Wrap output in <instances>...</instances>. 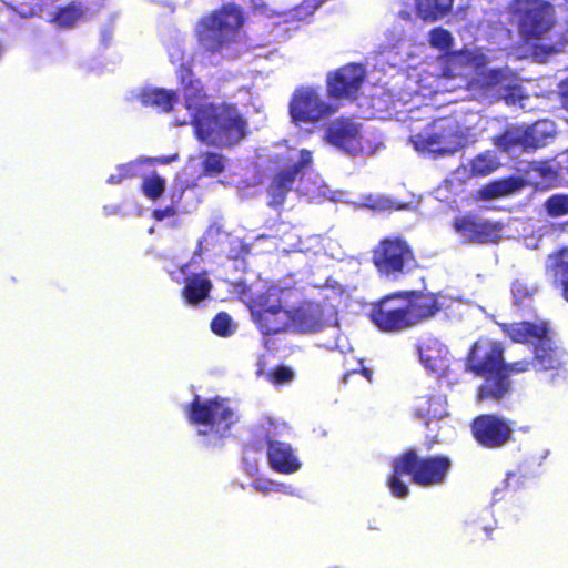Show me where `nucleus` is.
I'll return each instance as SVG.
<instances>
[{"label": "nucleus", "instance_id": "1", "mask_svg": "<svg viewBox=\"0 0 568 568\" xmlns=\"http://www.w3.org/2000/svg\"><path fill=\"white\" fill-rule=\"evenodd\" d=\"M531 367L529 358L506 363L503 343L489 337L474 342L465 357V372L485 382L479 390H510L523 384Z\"/></svg>", "mask_w": 568, "mask_h": 568}, {"label": "nucleus", "instance_id": "2", "mask_svg": "<svg viewBox=\"0 0 568 568\" xmlns=\"http://www.w3.org/2000/svg\"><path fill=\"white\" fill-rule=\"evenodd\" d=\"M192 125L200 142L219 149H232L250 133L247 119L227 102L207 103L193 114Z\"/></svg>", "mask_w": 568, "mask_h": 568}, {"label": "nucleus", "instance_id": "3", "mask_svg": "<svg viewBox=\"0 0 568 568\" xmlns=\"http://www.w3.org/2000/svg\"><path fill=\"white\" fill-rule=\"evenodd\" d=\"M452 467V459L447 455L420 456L416 448L410 447L393 459L387 487L394 497L406 498L409 489L402 480L403 476H408L419 487H436L446 483Z\"/></svg>", "mask_w": 568, "mask_h": 568}, {"label": "nucleus", "instance_id": "4", "mask_svg": "<svg viewBox=\"0 0 568 568\" xmlns=\"http://www.w3.org/2000/svg\"><path fill=\"white\" fill-rule=\"evenodd\" d=\"M500 328L514 343L534 344V356L529 359L532 363L531 369L537 365L540 371H552L564 365V354L556 346L547 323L529 321L504 323Z\"/></svg>", "mask_w": 568, "mask_h": 568}, {"label": "nucleus", "instance_id": "5", "mask_svg": "<svg viewBox=\"0 0 568 568\" xmlns=\"http://www.w3.org/2000/svg\"><path fill=\"white\" fill-rule=\"evenodd\" d=\"M372 264L381 277L399 281L419 268L413 245L402 234L382 237L372 250Z\"/></svg>", "mask_w": 568, "mask_h": 568}, {"label": "nucleus", "instance_id": "6", "mask_svg": "<svg viewBox=\"0 0 568 568\" xmlns=\"http://www.w3.org/2000/svg\"><path fill=\"white\" fill-rule=\"evenodd\" d=\"M245 21L242 7L231 2L203 16L196 24L200 44L209 52L220 51L243 27Z\"/></svg>", "mask_w": 568, "mask_h": 568}, {"label": "nucleus", "instance_id": "7", "mask_svg": "<svg viewBox=\"0 0 568 568\" xmlns=\"http://www.w3.org/2000/svg\"><path fill=\"white\" fill-rule=\"evenodd\" d=\"M514 14L523 41L535 47V54H542L537 50L536 42L545 39L555 28V6L547 0H518Z\"/></svg>", "mask_w": 568, "mask_h": 568}, {"label": "nucleus", "instance_id": "8", "mask_svg": "<svg viewBox=\"0 0 568 568\" xmlns=\"http://www.w3.org/2000/svg\"><path fill=\"white\" fill-rule=\"evenodd\" d=\"M187 417L192 424L206 427L199 430L200 435H213L219 439L223 438L237 422V416L226 398L215 396L202 400L197 394L187 405Z\"/></svg>", "mask_w": 568, "mask_h": 568}, {"label": "nucleus", "instance_id": "9", "mask_svg": "<svg viewBox=\"0 0 568 568\" xmlns=\"http://www.w3.org/2000/svg\"><path fill=\"white\" fill-rule=\"evenodd\" d=\"M283 294V288L271 286L253 301L252 316L264 336L276 335L290 328V314L284 306Z\"/></svg>", "mask_w": 568, "mask_h": 568}, {"label": "nucleus", "instance_id": "10", "mask_svg": "<svg viewBox=\"0 0 568 568\" xmlns=\"http://www.w3.org/2000/svg\"><path fill=\"white\" fill-rule=\"evenodd\" d=\"M464 134L454 121H433L424 131L415 134L412 142L423 153L437 156L453 155L463 148Z\"/></svg>", "mask_w": 568, "mask_h": 568}, {"label": "nucleus", "instance_id": "11", "mask_svg": "<svg viewBox=\"0 0 568 568\" xmlns=\"http://www.w3.org/2000/svg\"><path fill=\"white\" fill-rule=\"evenodd\" d=\"M469 428L474 440L485 449H499L514 440L511 422L495 414L476 416Z\"/></svg>", "mask_w": 568, "mask_h": 568}, {"label": "nucleus", "instance_id": "12", "mask_svg": "<svg viewBox=\"0 0 568 568\" xmlns=\"http://www.w3.org/2000/svg\"><path fill=\"white\" fill-rule=\"evenodd\" d=\"M368 316L382 333L398 334L410 329L405 305L398 296H394V292L374 302Z\"/></svg>", "mask_w": 568, "mask_h": 568}, {"label": "nucleus", "instance_id": "13", "mask_svg": "<svg viewBox=\"0 0 568 568\" xmlns=\"http://www.w3.org/2000/svg\"><path fill=\"white\" fill-rule=\"evenodd\" d=\"M334 112L313 88L297 89L290 101V115L295 123H315Z\"/></svg>", "mask_w": 568, "mask_h": 568}, {"label": "nucleus", "instance_id": "14", "mask_svg": "<svg viewBox=\"0 0 568 568\" xmlns=\"http://www.w3.org/2000/svg\"><path fill=\"white\" fill-rule=\"evenodd\" d=\"M405 305L410 328L434 318L442 310L439 295L422 290H406L394 292Z\"/></svg>", "mask_w": 568, "mask_h": 568}, {"label": "nucleus", "instance_id": "15", "mask_svg": "<svg viewBox=\"0 0 568 568\" xmlns=\"http://www.w3.org/2000/svg\"><path fill=\"white\" fill-rule=\"evenodd\" d=\"M419 359L424 367L432 372L439 382L448 386L459 383L458 376L450 367L448 348L436 338H428L418 346Z\"/></svg>", "mask_w": 568, "mask_h": 568}, {"label": "nucleus", "instance_id": "16", "mask_svg": "<svg viewBox=\"0 0 568 568\" xmlns=\"http://www.w3.org/2000/svg\"><path fill=\"white\" fill-rule=\"evenodd\" d=\"M454 231L465 236L466 241L476 244L497 243L501 239L503 225L467 213L454 217L452 222Z\"/></svg>", "mask_w": 568, "mask_h": 568}, {"label": "nucleus", "instance_id": "17", "mask_svg": "<svg viewBox=\"0 0 568 568\" xmlns=\"http://www.w3.org/2000/svg\"><path fill=\"white\" fill-rule=\"evenodd\" d=\"M491 142L504 153L516 149L524 152L535 151L545 145V141L538 135L537 125H507L500 134L493 136Z\"/></svg>", "mask_w": 568, "mask_h": 568}, {"label": "nucleus", "instance_id": "18", "mask_svg": "<svg viewBox=\"0 0 568 568\" xmlns=\"http://www.w3.org/2000/svg\"><path fill=\"white\" fill-rule=\"evenodd\" d=\"M325 140L351 155H357L363 149L361 124L348 118L331 122L325 131Z\"/></svg>", "mask_w": 568, "mask_h": 568}, {"label": "nucleus", "instance_id": "19", "mask_svg": "<svg viewBox=\"0 0 568 568\" xmlns=\"http://www.w3.org/2000/svg\"><path fill=\"white\" fill-rule=\"evenodd\" d=\"M365 71L361 64L341 67L327 78V93L335 99H354L364 81Z\"/></svg>", "mask_w": 568, "mask_h": 568}, {"label": "nucleus", "instance_id": "20", "mask_svg": "<svg viewBox=\"0 0 568 568\" xmlns=\"http://www.w3.org/2000/svg\"><path fill=\"white\" fill-rule=\"evenodd\" d=\"M266 456L270 467L278 474H294L302 467L292 446L284 442L268 439Z\"/></svg>", "mask_w": 568, "mask_h": 568}, {"label": "nucleus", "instance_id": "21", "mask_svg": "<svg viewBox=\"0 0 568 568\" xmlns=\"http://www.w3.org/2000/svg\"><path fill=\"white\" fill-rule=\"evenodd\" d=\"M290 327L301 333L318 332L324 326L323 311L317 303L302 302L298 306L288 310Z\"/></svg>", "mask_w": 568, "mask_h": 568}, {"label": "nucleus", "instance_id": "22", "mask_svg": "<svg viewBox=\"0 0 568 568\" xmlns=\"http://www.w3.org/2000/svg\"><path fill=\"white\" fill-rule=\"evenodd\" d=\"M295 181L296 176L286 168L276 171L266 190L268 206L273 209L281 207L292 191Z\"/></svg>", "mask_w": 568, "mask_h": 568}, {"label": "nucleus", "instance_id": "23", "mask_svg": "<svg viewBox=\"0 0 568 568\" xmlns=\"http://www.w3.org/2000/svg\"><path fill=\"white\" fill-rule=\"evenodd\" d=\"M447 399L443 393H428L417 398L415 415L425 418L426 424L432 419H440L447 415Z\"/></svg>", "mask_w": 568, "mask_h": 568}, {"label": "nucleus", "instance_id": "24", "mask_svg": "<svg viewBox=\"0 0 568 568\" xmlns=\"http://www.w3.org/2000/svg\"><path fill=\"white\" fill-rule=\"evenodd\" d=\"M212 282L206 273L192 274L186 277L185 285L182 290V297L190 305H196L203 302L212 291Z\"/></svg>", "mask_w": 568, "mask_h": 568}, {"label": "nucleus", "instance_id": "25", "mask_svg": "<svg viewBox=\"0 0 568 568\" xmlns=\"http://www.w3.org/2000/svg\"><path fill=\"white\" fill-rule=\"evenodd\" d=\"M140 100L144 106L155 108L160 112L169 113L178 102V94L173 90L162 88L148 89L142 91Z\"/></svg>", "mask_w": 568, "mask_h": 568}, {"label": "nucleus", "instance_id": "26", "mask_svg": "<svg viewBox=\"0 0 568 568\" xmlns=\"http://www.w3.org/2000/svg\"><path fill=\"white\" fill-rule=\"evenodd\" d=\"M417 16L424 21H437L447 16L454 0H414Z\"/></svg>", "mask_w": 568, "mask_h": 568}, {"label": "nucleus", "instance_id": "27", "mask_svg": "<svg viewBox=\"0 0 568 568\" xmlns=\"http://www.w3.org/2000/svg\"><path fill=\"white\" fill-rule=\"evenodd\" d=\"M84 14V8L81 2L71 1L63 7H59L51 19L58 27L63 29L73 28Z\"/></svg>", "mask_w": 568, "mask_h": 568}, {"label": "nucleus", "instance_id": "28", "mask_svg": "<svg viewBox=\"0 0 568 568\" xmlns=\"http://www.w3.org/2000/svg\"><path fill=\"white\" fill-rule=\"evenodd\" d=\"M256 375L260 377L265 376V378L274 386L286 385L295 378L294 371L285 365H277L265 372V361L263 357L257 362Z\"/></svg>", "mask_w": 568, "mask_h": 568}, {"label": "nucleus", "instance_id": "29", "mask_svg": "<svg viewBox=\"0 0 568 568\" xmlns=\"http://www.w3.org/2000/svg\"><path fill=\"white\" fill-rule=\"evenodd\" d=\"M498 166L497 158L490 151H485L471 159L469 171L471 176L483 178L496 171Z\"/></svg>", "mask_w": 568, "mask_h": 568}, {"label": "nucleus", "instance_id": "30", "mask_svg": "<svg viewBox=\"0 0 568 568\" xmlns=\"http://www.w3.org/2000/svg\"><path fill=\"white\" fill-rule=\"evenodd\" d=\"M181 88L185 108L187 110H193L194 113H196L200 109L207 104L204 103L207 95L200 80L195 81L194 83L184 84V87Z\"/></svg>", "mask_w": 568, "mask_h": 568}, {"label": "nucleus", "instance_id": "31", "mask_svg": "<svg viewBox=\"0 0 568 568\" xmlns=\"http://www.w3.org/2000/svg\"><path fill=\"white\" fill-rule=\"evenodd\" d=\"M552 271L561 287V295L568 302V251L560 250L554 255Z\"/></svg>", "mask_w": 568, "mask_h": 568}, {"label": "nucleus", "instance_id": "32", "mask_svg": "<svg viewBox=\"0 0 568 568\" xmlns=\"http://www.w3.org/2000/svg\"><path fill=\"white\" fill-rule=\"evenodd\" d=\"M547 216L558 219L568 215V193L551 194L544 202Z\"/></svg>", "mask_w": 568, "mask_h": 568}, {"label": "nucleus", "instance_id": "33", "mask_svg": "<svg viewBox=\"0 0 568 568\" xmlns=\"http://www.w3.org/2000/svg\"><path fill=\"white\" fill-rule=\"evenodd\" d=\"M201 169L204 175H219L225 170V158L216 152H204L202 154Z\"/></svg>", "mask_w": 568, "mask_h": 568}, {"label": "nucleus", "instance_id": "34", "mask_svg": "<svg viewBox=\"0 0 568 568\" xmlns=\"http://www.w3.org/2000/svg\"><path fill=\"white\" fill-rule=\"evenodd\" d=\"M143 194L150 200L161 197L165 191V180L156 173L143 179L141 185Z\"/></svg>", "mask_w": 568, "mask_h": 568}, {"label": "nucleus", "instance_id": "35", "mask_svg": "<svg viewBox=\"0 0 568 568\" xmlns=\"http://www.w3.org/2000/svg\"><path fill=\"white\" fill-rule=\"evenodd\" d=\"M568 48V19L565 21V27L562 31L558 34L557 40L550 42L549 44H541L537 47L545 57L557 54L565 51Z\"/></svg>", "mask_w": 568, "mask_h": 568}, {"label": "nucleus", "instance_id": "36", "mask_svg": "<svg viewBox=\"0 0 568 568\" xmlns=\"http://www.w3.org/2000/svg\"><path fill=\"white\" fill-rule=\"evenodd\" d=\"M211 329L215 335L221 337L232 335L233 327L231 316L225 312L217 313L211 321Z\"/></svg>", "mask_w": 568, "mask_h": 568}, {"label": "nucleus", "instance_id": "37", "mask_svg": "<svg viewBox=\"0 0 568 568\" xmlns=\"http://www.w3.org/2000/svg\"><path fill=\"white\" fill-rule=\"evenodd\" d=\"M429 43L433 48L448 50L453 45L452 33L442 27H436L429 32Z\"/></svg>", "mask_w": 568, "mask_h": 568}, {"label": "nucleus", "instance_id": "38", "mask_svg": "<svg viewBox=\"0 0 568 568\" xmlns=\"http://www.w3.org/2000/svg\"><path fill=\"white\" fill-rule=\"evenodd\" d=\"M510 192V186L506 181H494L485 185L480 190L481 197L485 200H493L501 197Z\"/></svg>", "mask_w": 568, "mask_h": 568}, {"label": "nucleus", "instance_id": "39", "mask_svg": "<svg viewBox=\"0 0 568 568\" xmlns=\"http://www.w3.org/2000/svg\"><path fill=\"white\" fill-rule=\"evenodd\" d=\"M138 175L134 163H125L118 166V173L111 174L106 182L110 184H120L125 180L133 179Z\"/></svg>", "mask_w": 568, "mask_h": 568}, {"label": "nucleus", "instance_id": "40", "mask_svg": "<svg viewBox=\"0 0 568 568\" xmlns=\"http://www.w3.org/2000/svg\"><path fill=\"white\" fill-rule=\"evenodd\" d=\"M312 152L306 149H303L300 151L298 161L287 166L286 169L290 170L297 178V175L301 174L304 169L308 168L312 164Z\"/></svg>", "mask_w": 568, "mask_h": 568}, {"label": "nucleus", "instance_id": "41", "mask_svg": "<svg viewBox=\"0 0 568 568\" xmlns=\"http://www.w3.org/2000/svg\"><path fill=\"white\" fill-rule=\"evenodd\" d=\"M532 170L541 178L542 181L549 185L558 179L557 171L547 162L538 163L532 166Z\"/></svg>", "mask_w": 568, "mask_h": 568}, {"label": "nucleus", "instance_id": "42", "mask_svg": "<svg viewBox=\"0 0 568 568\" xmlns=\"http://www.w3.org/2000/svg\"><path fill=\"white\" fill-rule=\"evenodd\" d=\"M511 293L516 301H523L534 295V288L520 280H516L511 284Z\"/></svg>", "mask_w": 568, "mask_h": 568}, {"label": "nucleus", "instance_id": "43", "mask_svg": "<svg viewBox=\"0 0 568 568\" xmlns=\"http://www.w3.org/2000/svg\"><path fill=\"white\" fill-rule=\"evenodd\" d=\"M359 377H364L365 379H367L372 384V382H373V371L371 368H367V367H363L361 371H356V369L351 371V372L345 374L344 382H345V384H348L351 382H355Z\"/></svg>", "mask_w": 568, "mask_h": 568}, {"label": "nucleus", "instance_id": "44", "mask_svg": "<svg viewBox=\"0 0 568 568\" xmlns=\"http://www.w3.org/2000/svg\"><path fill=\"white\" fill-rule=\"evenodd\" d=\"M178 75L181 87H184V84L194 83L199 80L195 78L192 68L184 63L179 67Z\"/></svg>", "mask_w": 568, "mask_h": 568}, {"label": "nucleus", "instance_id": "45", "mask_svg": "<svg viewBox=\"0 0 568 568\" xmlns=\"http://www.w3.org/2000/svg\"><path fill=\"white\" fill-rule=\"evenodd\" d=\"M176 214V210L174 206L169 205L163 209H155L152 211V217L155 221H163L166 217H172Z\"/></svg>", "mask_w": 568, "mask_h": 568}, {"label": "nucleus", "instance_id": "46", "mask_svg": "<svg viewBox=\"0 0 568 568\" xmlns=\"http://www.w3.org/2000/svg\"><path fill=\"white\" fill-rule=\"evenodd\" d=\"M275 486V483L268 479H256L252 487L263 494H267L271 490H273V487Z\"/></svg>", "mask_w": 568, "mask_h": 568}, {"label": "nucleus", "instance_id": "47", "mask_svg": "<svg viewBox=\"0 0 568 568\" xmlns=\"http://www.w3.org/2000/svg\"><path fill=\"white\" fill-rule=\"evenodd\" d=\"M506 393H478V400L483 402L485 399L491 398L494 400H500Z\"/></svg>", "mask_w": 568, "mask_h": 568}, {"label": "nucleus", "instance_id": "48", "mask_svg": "<svg viewBox=\"0 0 568 568\" xmlns=\"http://www.w3.org/2000/svg\"><path fill=\"white\" fill-rule=\"evenodd\" d=\"M560 94L564 108L568 110V79L562 82Z\"/></svg>", "mask_w": 568, "mask_h": 568}, {"label": "nucleus", "instance_id": "49", "mask_svg": "<svg viewBox=\"0 0 568 568\" xmlns=\"http://www.w3.org/2000/svg\"><path fill=\"white\" fill-rule=\"evenodd\" d=\"M475 535L478 532H485L487 538H490L491 530L487 528H475L473 531Z\"/></svg>", "mask_w": 568, "mask_h": 568}, {"label": "nucleus", "instance_id": "50", "mask_svg": "<svg viewBox=\"0 0 568 568\" xmlns=\"http://www.w3.org/2000/svg\"><path fill=\"white\" fill-rule=\"evenodd\" d=\"M435 443V440H433L430 444H428V449L432 448L433 444Z\"/></svg>", "mask_w": 568, "mask_h": 568}]
</instances>
